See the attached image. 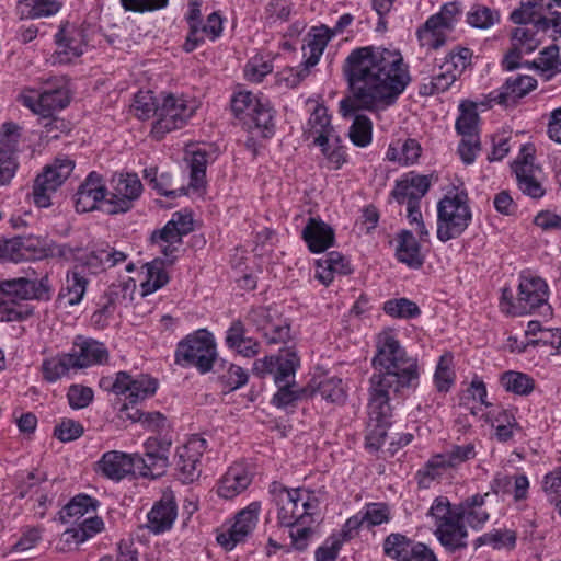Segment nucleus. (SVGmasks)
Wrapping results in <instances>:
<instances>
[{"label":"nucleus","instance_id":"nucleus-54","mask_svg":"<svg viewBox=\"0 0 561 561\" xmlns=\"http://www.w3.org/2000/svg\"><path fill=\"white\" fill-rule=\"evenodd\" d=\"M208 154L206 151H193L188 160L190 167V186L199 190L205 186L206 168L208 164Z\"/></svg>","mask_w":561,"mask_h":561},{"label":"nucleus","instance_id":"nucleus-10","mask_svg":"<svg viewBox=\"0 0 561 561\" xmlns=\"http://www.w3.org/2000/svg\"><path fill=\"white\" fill-rule=\"evenodd\" d=\"M196 108L195 101L187 100L184 95L161 93L151 136L156 140H161L168 133L184 127Z\"/></svg>","mask_w":561,"mask_h":561},{"label":"nucleus","instance_id":"nucleus-37","mask_svg":"<svg viewBox=\"0 0 561 561\" xmlns=\"http://www.w3.org/2000/svg\"><path fill=\"white\" fill-rule=\"evenodd\" d=\"M250 482V476L242 468H229L219 482L217 493L220 497L232 499L244 491Z\"/></svg>","mask_w":561,"mask_h":561},{"label":"nucleus","instance_id":"nucleus-35","mask_svg":"<svg viewBox=\"0 0 561 561\" xmlns=\"http://www.w3.org/2000/svg\"><path fill=\"white\" fill-rule=\"evenodd\" d=\"M512 32V45L520 47L526 54L535 51L542 42L541 25L536 22L518 23Z\"/></svg>","mask_w":561,"mask_h":561},{"label":"nucleus","instance_id":"nucleus-61","mask_svg":"<svg viewBox=\"0 0 561 561\" xmlns=\"http://www.w3.org/2000/svg\"><path fill=\"white\" fill-rule=\"evenodd\" d=\"M99 561H139L136 541L128 537L117 543L116 554L103 556Z\"/></svg>","mask_w":561,"mask_h":561},{"label":"nucleus","instance_id":"nucleus-29","mask_svg":"<svg viewBox=\"0 0 561 561\" xmlns=\"http://www.w3.org/2000/svg\"><path fill=\"white\" fill-rule=\"evenodd\" d=\"M489 493L474 494L458 504V523L467 522L473 529H481L488 522L490 515L482 508Z\"/></svg>","mask_w":561,"mask_h":561},{"label":"nucleus","instance_id":"nucleus-36","mask_svg":"<svg viewBox=\"0 0 561 561\" xmlns=\"http://www.w3.org/2000/svg\"><path fill=\"white\" fill-rule=\"evenodd\" d=\"M309 137L313 138L314 145H322L325 140H331L335 134L331 125V117L324 106H317L309 121Z\"/></svg>","mask_w":561,"mask_h":561},{"label":"nucleus","instance_id":"nucleus-5","mask_svg":"<svg viewBox=\"0 0 561 561\" xmlns=\"http://www.w3.org/2000/svg\"><path fill=\"white\" fill-rule=\"evenodd\" d=\"M471 220L472 211L466 188L454 187L437 203V239L447 242L459 238Z\"/></svg>","mask_w":561,"mask_h":561},{"label":"nucleus","instance_id":"nucleus-51","mask_svg":"<svg viewBox=\"0 0 561 561\" xmlns=\"http://www.w3.org/2000/svg\"><path fill=\"white\" fill-rule=\"evenodd\" d=\"M70 102L69 91L66 87L47 88L41 92V104L44 110V118L54 111L65 108Z\"/></svg>","mask_w":561,"mask_h":561},{"label":"nucleus","instance_id":"nucleus-31","mask_svg":"<svg viewBox=\"0 0 561 561\" xmlns=\"http://www.w3.org/2000/svg\"><path fill=\"white\" fill-rule=\"evenodd\" d=\"M332 38L331 30L324 25L312 28L308 34L307 43L302 46L305 70L316 66L323 54L329 41Z\"/></svg>","mask_w":561,"mask_h":561},{"label":"nucleus","instance_id":"nucleus-21","mask_svg":"<svg viewBox=\"0 0 561 561\" xmlns=\"http://www.w3.org/2000/svg\"><path fill=\"white\" fill-rule=\"evenodd\" d=\"M537 87V80L530 76L510 77L505 83L489 94L490 102L508 106L524 98Z\"/></svg>","mask_w":561,"mask_h":561},{"label":"nucleus","instance_id":"nucleus-6","mask_svg":"<svg viewBox=\"0 0 561 561\" xmlns=\"http://www.w3.org/2000/svg\"><path fill=\"white\" fill-rule=\"evenodd\" d=\"M72 248L35 236H18L0 243V263L35 261L48 257L70 260Z\"/></svg>","mask_w":561,"mask_h":561},{"label":"nucleus","instance_id":"nucleus-32","mask_svg":"<svg viewBox=\"0 0 561 561\" xmlns=\"http://www.w3.org/2000/svg\"><path fill=\"white\" fill-rule=\"evenodd\" d=\"M519 190L531 198H540L545 194L541 184L534 176V163L531 154H525L523 161H517L514 167Z\"/></svg>","mask_w":561,"mask_h":561},{"label":"nucleus","instance_id":"nucleus-43","mask_svg":"<svg viewBox=\"0 0 561 561\" xmlns=\"http://www.w3.org/2000/svg\"><path fill=\"white\" fill-rule=\"evenodd\" d=\"M103 255L104 251L101 245L92 249L87 254L78 256L75 255V250L72 249V256L70 259L73 257L76 261L73 268L88 277L90 275H98L106 270Z\"/></svg>","mask_w":561,"mask_h":561},{"label":"nucleus","instance_id":"nucleus-60","mask_svg":"<svg viewBox=\"0 0 561 561\" xmlns=\"http://www.w3.org/2000/svg\"><path fill=\"white\" fill-rule=\"evenodd\" d=\"M262 334L268 344L286 343L290 337V327L277 314Z\"/></svg>","mask_w":561,"mask_h":561},{"label":"nucleus","instance_id":"nucleus-42","mask_svg":"<svg viewBox=\"0 0 561 561\" xmlns=\"http://www.w3.org/2000/svg\"><path fill=\"white\" fill-rule=\"evenodd\" d=\"M459 112L455 123L456 131L461 137H479L477 105L473 102L463 101L459 105Z\"/></svg>","mask_w":561,"mask_h":561},{"label":"nucleus","instance_id":"nucleus-62","mask_svg":"<svg viewBox=\"0 0 561 561\" xmlns=\"http://www.w3.org/2000/svg\"><path fill=\"white\" fill-rule=\"evenodd\" d=\"M340 142V137L334 135L331 140H325L324 144L318 145L321 148L322 153L327 157L328 161L333 165V169L335 170L340 169L346 161L345 150Z\"/></svg>","mask_w":561,"mask_h":561},{"label":"nucleus","instance_id":"nucleus-38","mask_svg":"<svg viewBox=\"0 0 561 561\" xmlns=\"http://www.w3.org/2000/svg\"><path fill=\"white\" fill-rule=\"evenodd\" d=\"M145 279L141 280L140 287L142 296L150 295L169 282V276L164 268V260L154 259L142 266Z\"/></svg>","mask_w":561,"mask_h":561},{"label":"nucleus","instance_id":"nucleus-52","mask_svg":"<svg viewBox=\"0 0 561 561\" xmlns=\"http://www.w3.org/2000/svg\"><path fill=\"white\" fill-rule=\"evenodd\" d=\"M500 13L483 4H473L467 13V23L480 30H488L500 23Z\"/></svg>","mask_w":561,"mask_h":561},{"label":"nucleus","instance_id":"nucleus-16","mask_svg":"<svg viewBox=\"0 0 561 561\" xmlns=\"http://www.w3.org/2000/svg\"><path fill=\"white\" fill-rule=\"evenodd\" d=\"M474 457L476 449L473 444L453 446L449 451L433 456L423 469L417 471L420 477L419 483L423 486H428V483L439 478L446 469L457 467Z\"/></svg>","mask_w":561,"mask_h":561},{"label":"nucleus","instance_id":"nucleus-40","mask_svg":"<svg viewBox=\"0 0 561 561\" xmlns=\"http://www.w3.org/2000/svg\"><path fill=\"white\" fill-rule=\"evenodd\" d=\"M89 283V277L72 267L66 275V285L61 288L59 297L66 298L68 306H77L82 301Z\"/></svg>","mask_w":561,"mask_h":561},{"label":"nucleus","instance_id":"nucleus-48","mask_svg":"<svg viewBox=\"0 0 561 561\" xmlns=\"http://www.w3.org/2000/svg\"><path fill=\"white\" fill-rule=\"evenodd\" d=\"M517 535L516 531L511 529H493L489 533L478 537L474 541V548L489 545L495 550L508 549L512 550L516 546Z\"/></svg>","mask_w":561,"mask_h":561},{"label":"nucleus","instance_id":"nucleus-19","mask_svg":"<svg viewBox=\"0 0 561 561\" xmlns=\"http://www.w3.org/2000/svg\"><path fill=\"white\" fill-rule=\"evenodd\" d=\"M206 448V439L196 435L191 437L186 444L178 447L175 469L184 483H191L201 476L202 457Z\"/></svg>","mask_w":561,"mask_h":561},{"label":"nucleus","instance_id":"nucleus-41","mask_svg":"<svg viewBox=\"0 0 561 561\" xmlns=\"http://www.w3.org/2000/svg\"><path fill=\"white\" fill-rule=\"evenodd\" d=\"M276 386L278 390L274 394L272 403L280 409L295 407L298 401L314 394V390H310L309 387H298L296 382H286Z\"/></svg>","mask_w":561,"mask_h":561},{"label":"nucleus","instance_id":"nucleus-17","mask_svg":"<svg viewBox=\"0 0 561 561\" xmlns=\"http://www.w3.org/2000/svg\"><path fill=\"white\" fill-rule=\"evenodd\" d=\"M260 510L261 504L259 502H252L245 508L238 512L231 527L217 535V542L225 550L230 551L238 543L245 541L256 527Z\"/></svg>","mask_w":561,"mask_h":561},{"label":"nucleus","instance_id":"nucleus-18","mask_svg":"<svg viewBox=\"0 0 561 561\" xmlns=\"http://www.w3.org/2000/svg\"><path fill=\"white\" fill-rule=\"evenodd\" d=\"M383 553L397 561H438L424 543L414 542L400 533L388 535L382 543Z\"/></svg>","mask_w":561,"mask_h":561},{"label":"nucleus","instance_id":"nucleus-23","mask_svg":"<svg viewBox=\"0 0 561 561\" xmlns=\"http://www.w3.org/2000/svg\"><path fill=\"white\" fill-rule=\"evenodd\" d=\"M194 230L193 217L188 213L176 211L162 229L154 230L151 242L157 245L162 243H182L183 236Z\"/></svg>","mask_w":561,"mask_h":561},{"label":"nucleus","instance_id":"nucleus-33","mask_svg":"<svg viewBox=\"0 0 561 561\" xmlns=\"http://www.w3.org/2000/svg\"><path fill=\"white\" fill-rule=\"evenodd\" d=\"M78 352L70 353L77 368H85L92 365L103 364L108 358V352L105 345L95 340H83L76 344Z\"/></svg>","mask_w":561,"mask_h":561},{"label":"nucleus","instance_id":"nucleus-30","mask_svg":"<svg viewBox=\"0 0 561 561\" xmlns=\"http://www.w3.org/2000/svg\"><path fill=\"white\" fill-rule=\"evenodd\" d=\"M396 256L410 268H420L424 263L421 247L410 230H401L397 236Z\"/></svg>","mask_w":561,"mask_h":561},{"label":"nucleus","instance_id":"nucleus-55","mask_svg":"<svg viewBox=\"0 0 561 561\" xmlns=\"http://www.w3.org/2000/svg\"><path fill=\"white\" fill-rule=\"evenodd\" d=\"M383 311L393 317L402 319H412L420 316L419 306L408 298L390 299L385 302Z\"/></svg>","mask_w":561,"mask_h":561},{"label":"nucleus","instance_id":"nucleus-46","mask_svg":"<svg viewBox=\"0 0 561 561\" xmlns=\"http://www.w3.org/2000/svg\"><path fill=\"white\" fill-rule=\"evenodd\" d=\"M99 505L100 503L96 499L87 494H78L62 507L59 513L60 520L69 523L71 517L80 518L89 512H95Z\"/></svg>","mask_w":561,"mask_h":561},{"label":"nucleus","instance_id":"nucleus-64","mask_svg":"<svg viewBox=\"0 0 561 561\" xmlns=\"http://www.w3.org/2000/svg\"><path fill=\"white\" fill-rule=\"evenodd\" d=\"M67 398L71 408L83 409L93 400V391L89 387L72 385L68 390Z\"/></svg>","mask_w":561,"mask_h":561},{"label":"nucleus","instance_id":"nucleus-53","mask_svg":"<svg viewBox=\"0 0 561 561\" xmlns=\"http://www.w3.org/2000/svg\"><path fill=\"white\" fill-rule=\"evenodd\" d=\"M55 39L60 49V55L79 57L84 51L85 43L83 41V34L79 30H76L72 34H68L65 28H61L55 35Z\"/></svg>","mask_w":561,"mask_h":561},{"label":"nucleus","instance_id":"nucleus-7","mask_svg":"<svg viewBox=\"0 0 561 561\" xmlns=\"http://www.w3.org/2000/svg\"><path fill=\"white\" fill-rule=\"evenodd\" d=\"M231 110L249 129H255L264 138L274 135L275 111L270 100L250 91H240L231 99Z\"/></svg>","mask_w":561,"mask_h":561},{"label":"nucleus","instance_id":"nucleus-8","mask_svg":"<svg viewBox=\"0 0 561 561\" xmlns=\"http://www.w3.org/2000/svg\"><path fill=\"white\" fill-rule=\"evenodd\" d=\"M216 359V342L206 329H199L181 340L174 353L175 364L182 367H195L201 374L210 371Z\"/></svg>","mask_w":561,"mask_h":561},{"label":"nucleus","instance_id":"nucleus-25","mask_svg":"<svg viewBox=\"0 0 561 561\" xmlns=\"http://www.w3.org/2000/svg\"><path fill=\"white\" fill-rule=\"evenodd\" d=\"M334 230L320 218H308L302 239L312 253L324 252L334 243Z\"/></svg>","mask_w":561,"mask_h":561},{"label":"nucleus","instance_id":"nucleus-56","mask_svg":"<svg viewBox=\"0 0 561 561\" xmlns=\"http://www.w3.org/2000/svg\"><path fill=\"white\" fill-rule=\"evenodd\" d=\"M560 65L559 47L556 44L543 48L537 59L525 62V66L528 68H534L541 72L558 71Z\"/></svg>","mask_w":561,"mask_h":561},{"label":"nucleus","instance_id":"nucleus-22","mask_svg":"<svg viewBox=\"0 0 561 561\" xmlns=\"http://www.w3.org/2000/svg\"><path fill=\"white\" fill-rule=\"evenodd\" d=\"M178 516V505L172 493H164L147 515V528L162 534L172 528Z\"/></svg>","mask_w":561,"mask_h":561},{"label":"nucleus","instance_id":"nucleus-9","mask_svg":"<svg viewBox=\"0 0 561 561\" xmlns=\"http://www.w3.org/2000/svg\"><path fill=\"white\" fill-rule=\"evenodd\" d=\"M428 515L434 518L435 535L447 551L455 552L468 546L467 528L463 523H458V505L453 507L446 496H437L428 510Z\"/></svg>","mask_w":561,"mask_h":561},{"label":"nucleus","instance_id":"nucleus-1","mask_svg":"<svg viewBox=\"0 0 561 561\" xmlns=\"http://www.w3.org/2000/svg\"><path fill=\"white\" fill-rule=\"evenodd\" d=\"M343 72L352 98L340 101L343 117H353L351 141L360 148L373 139V123L359 110L376 111L393 105L411 81L409 66L397 49L359 47L345 59Z\"/></svg>","mask_w":561,"mask_h":561},{"label":"nucleus","instance_id":"nucleus-39","mask_svg":"<svg viewBox=\"0 0 561 561\" xmlns=\"http://www.w3.org/2000/svg\"><path fill=\"white\" fill-rule=\"evenodd\" d=\"M60 9L56 0H19L16 13L21 20H34L51 16Z\"/></svg>","mask_w":561,"mask_h":561},{"label":"nucleus","instance_id":"nucleus-15","mask_svg":"<svg viewBox=\"0 0 561 561\" xmlns=\"http://www.w3.org/2000/svg\"><path fill=\"white\" fill-rule=\"evenodd\" d=\"M113 190L107 195L104 210L107 214L115 215L127 213L134 207L142 193V184L135 173L118 174L113 178Z\"/></svg>","mask_w":561,"mask_h":561},{"label":"nucleus","instance_id":"nucleus-13","mask_svg":"<svg viewBox=\"0 0 561 561\" xmlns=\"http://www.w3.org/2000/svg\"><path fill=\"white\" fill-rule=\"evenodd\" d=\"M75 161L68 157H58L38 174L33 185V201L38 207L50 205V195L69 178Z\"/></svg>","mask_w":561,"mask_h":561},{"label":"nucleus","instance_id":"nucleus-4","mask_svg":"<svg viewBox=\"0 0 561 561\" xmlns=\"http://www.w3.org/2000/svg\"><path fill=\"white\" fill-rule=\"evenodd\" d=\"M270 493L278 507L279 525L293 528L297 525H311L314 522L319 500L313 492L300 488L289 490L274 481L270 485Z\"/></svg>","mask_w":561,"mask_h":561},{"label":"nucleus","instance_id":"nucleus-14","mask_svg":"<svg viewBox=\"0 0 561 561\" xmlns=\"http://www.w3.org/2000/svg\"><path fill=\"white\" fill-rule=\"evenodd\" d=\"M548 298L549 287L543 278L537 276L522 277L518 286V297L515 304H508L506 313L523 316L535 312L542 307L549 309Z\"/></svg>","mask_w":561,"mask_h":561},{"label":"nucleus","instance_id":"nucleus-27","mask_svg":"<svg viewBox=\"0 0 561 561\" xmlns=\"http://www.w3.org/2000/svg\"><path fill=\"white\" fill-rule=\"evenodd\" d=\"M431 182L428 176L420 174H411L400 181H397L391 196L399 203L420 202L428 192Z\"/></svg>","mask_w":561,"mask_h":561},{"label":"nucleus","instance_id":"nucleus-63","mask_svg":"<svg viewBox=\"0 0 561 561\" xmlns=\"http://www.w3.org/2000/svg\"><path fill=\"white\" fill-rule=\"evenodd\" d=\"M82 434L83 426L71 419L62 420L54 430L55 437L64 443L78 439Z\"/></svg>","mask_w":561,"mask_h":561},{"label":"nucleus","instance_id":"nucleus-28","mask_svg":"<svg viewBox=\"0 0 561 561\" xmlns=\"http://www.w3.org/2000/svg\"><path fill=\"white\" fill-rule=\"evenodd\" d=\"M225 343L228 348L243 357H254L260 352V343L247 335V329L241 320H234L226 331Z\"/></svg>","mask_w":561,"mask_h":561},{"label":"nucleus","instance_id":"nucleus-34","mask_svg":"<svg viewBox=\"0 0 561 561\" xmlns=\"http://www.w3.org/2000/svg\"><path fill=\"white\" fill-rule=\"evenodd\" d=\"M449 68V64H442L438 72H435L420 84L419 93L423 96H431L446 92L459 78Z\"/></svg>","mask_w":561,"mask_h":561},{"label":"nucleus","instance_id":"nucleus-11","mask_svg":"<svg viewBox=\"0 0 561 561\" xmlns=\"http://www.w3.org/2000/svg\"><path fill=\"white\" fill-rule=\"evenodd\" d=\"M171 445V437H149L144 443V455L133 454L135 470L145 478L157 479L163 476L169 466Z\"/></svg>","mask_w":561,"mask_h":561},{"label":"nucleus","instance_id":"nucleus-3","mask_svg":"<svg viewBox=\"0 0 561 561\" xmlns=\"http://www.w3.org/2000/svg\"><path fill=\"white\" fill-rule=\"evenodd\" d=\"M51 286L48 275L39 279L15 277L0 282V321L27 319L33 310L25 304L28 300H49Z\"/></svg>","mask_w":561,"mask_h":561},{"label":"nucleus","instance_id":"nucleus-47","mask_svg":"<svg viewBox=\"0 0 561 561\" xmlns=\"http://www.w3.org/2000/svg\"><path fill=\"white\" fill-rule=\"evenodd\" d=\"M553 2L546 0H523L519 8L511 13V20L514 23L536 22L538 18L543 16L546 10L552 8Z\"/></svg>","mask_w":561,"mask_h":561},{"label":"nucleus","instance_id":"nucleus-57","mask_svg":"<svg viewBox=\"0 0 561 561\" xmlns=\"http://www.w3.org/2000/svg\"><path fill=\"white\" fill-rule=\"evenodd\" d=\"M314 392L318 391L320 396L332 403H343L346 399V392L343 381L340 378H327L319 382Z\"/></svg>","mask_w":561,"mask_h":561},{"label":"nucleus","instance_id":"nucleus-45","mask_svg":"<svg viewBox=\"0 0 561 561\" xmlns=\"http://www.w3.org/2000/svg\"><path fill=\"white\" fill-rule=\"evenodd\" d=\"M72 368H77L73 356L70 353L47 358L42 364L44 379L55 382L62 378Z\"/></svg>","mask_w":561,"mask_h":561},{"label":"nucleus","instance_id":"nucleus-20","mask_svg":"<svg viewBox=\"0 0 561 561\" xmlns=\"http://www.w3.org/2000/svg\"><path fill=\"white\" fill-rule=\"evenodd\" d=\"M106 196L107 188L103 178L96 172H91L75 194L76 210L78 213L92 211L98 208L99 203H103L105 206Z\"/></svg>","mask_w":561,"mask_h":561},{"label":"nucleus","instance_id":"nucleus-24","mask_svg":"<svg viewBox=\"0 0 561 561\" xmlns=\"http://www.w3.org/2000/svg\"><path fill=\"white\" fill-rule=\"evenodd\" d=\"M121 394H125L130 404H136L156 393L158 381L148 375L133 376L127 371H119Z\"/></svg>","mask_w":561,"mask_h":561},{"label":"nucleus","instance_id":"nucleus-58","mask_svg":"<svg viewBox=\"0 0 561 561\" xmlns=\"http://www.w3.org/2000/svg\"><path fill=\"white\" fill-rule=\"evenodd\" d=\"M158 105L159 99H157L151 91H139L135 95L133 108L139 119H148L151 116L156 117V108Z\"/></svg>","mask_w":561,"mask_h":561},{"label":"nucleus","instance_id":"nucleus-26","mask_svg":"<svg viewBox=\"0 0 561 561\" xmlns=\"http://www.w3.org/2000/svg\"><path fill=\"white\" fill-rule=\"evenodd\" d=\"M96 466L104 477L115 481L124 479L135 470L133 455L117 450L103 454Z\"/></svg>","mask_w":561,"mask_h":561},{"label":"nucleus","instance_id":"nucleus-49","mask_svg":"<svg viewBox=\"0 0 561 561\" xmlns=\"http://www.w3.org/2000/svg\"><path fill=\"white\" fill-rule=\"evenodd\" d=\"M300 366V359L294 351H286L277 355V365L274 369V381L276 385L295 382V374Z\"/></svg>","mask_w":561,"mask_h":561},{"label":"nucleus","instance_id":"nucleus-2","mask_svg":"<svg viewBox=\"0 0 561 561\" xmlns=\"http://www.w3.org/2000/svg\"><path fill=\"white\" fill-rule=\"evenodd\" d=\"M375 371L369 378L368 423L366 448L377 451L385 444L391 425L390 393L401 394L419 386L417 359L409 356L391 331L377 335L376 353L371 359Z\"/></svg>","mask_w":561,"mask_h":561},{"label":"nucleus","instance_id":"nucleus-12","mask_svg":"<svg viewBox=\"0 0 561 561\" xmlns=\"http://www.w3.org/2000/svg\"><path fill=\"white\" fill-rule=\"evenodd\" d=\"M461 8L459 2L445 3L438 13L430 16L417 31L422 46L438 49L446 43V31H451L459 20Z\"/></svg>","mask_w":561,"mask_h":561},{"label":"nucleus","instance_id":"nucleus-50","mask_svg":"<svg viewBox=\"0 0 561 561\" xmlns=\"http://www.w3.org/2000/svg\"><path fill=\"white\" fill-rule=\"evenodd\" d=\"M500 382L506 391L517 396H528L535 388V381L530 376L515 370L503 373Z\"/></svg>","mask_w":561,"mask_h":561},{"label":"nucleus","instance_id":"nucleus-44","mask_svg":"<svg viewBox=\"0 0 561 561\" xmlns=\"http://www.w3.org/2000/svg\"><path fill=\"white\" fill-rule=\"evenodd\" d=\"M104 530V522L99 516H93L85 518L82 523H80L77 527L67 529L62 537L65 542L76 545L82 543L88 539L92 538L96 534H100Z\"/></svg>","mask_w":561,"mask_h":561},{"label":"nucleus","instance_id":"nucleus-59","mask_svg":"<svg viewBox=\"0 0 561 561\" xmlns=\"http://www.w3.org/2000/svg\"><path fill=\"white\" fill-rule=\"evenodd\" d=\"M20 129V126L12 122L2 125L0 130V153L5 152V156L15 157L16 146L21 137Z\"/></svg>","mask_w":561,"mask_h":561}]
</instances>
